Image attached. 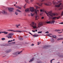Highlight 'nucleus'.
<instances>
[{
  "instance_id": "nucleus-1",
  "label": "nucleus",
  "mask_w": 63,
  "mask_h": 63,
  "mask_svg": "<svg viewBox=\"0 0 63 63\" xmlns=\"http://www.w3.org/2000/svg\"><path fill=\"white\" fill-rule=\"evenodd\" d=\"M45 13L47 14V15L49 17V16H51L52 17H53V16H57L58 15V14L56 13H52L51 11H49V12H48V13L47 12L45 11Z\"/></svg>"
},
{
  "instance_id": "nucleus-2",
  "label": "nucleus",
  "mask_w": 63,
  "mask_h": 63,
  "mask_svg": "<svg viewBox=\"0 0 63 63\" xmlns=\"http://www.w3.org/2000/svg\"><path fill=\"white\" fill-rule=\"evenodd\" d=\"M55 7H57V8L58 7H62L61 8H60L59 9V10H60L62 9H63V4L62 3H61L58 5H55Z\"/></svg>"
},
{
  "instance_id": "nucleus-3",
  "label": "nucleus",
  "mask_w": 63,
  "mask_h": 63,
  "mask_svg": "<svg viewBox=\"0 0 63 63\" xmlns=\"http://www.w3.org/2000/svg\"><path fill=\"white\" fill-rule=\"evenodd\" d=\"M32 26L34 29L36 28H37V24L36 23H35L34 22H32Z\"/></svg>"
},
{
  "instance_id": "nucleus-4",
  "label": "nucleus",
  "mask_w": 63,
  "mask_h": 63,
  "mask_svg": "<svg viewBox=\"0 0 63 63\" xmlns=\"http://www.w3.org/2000/svg\"><path fill=\"white\" fill-rule=\"evenodd\" d=\"M8 31H11L12 32H18V33H21L22 31H14L12 30H8Z\"/></svg>"
},
{
  "instance_id": "nucleus-5",
  "label": "nucleus",
  "mask_w": 63,
  "mask_h": 63,
  "mask_svg": "<svg viewBox=\"0 0 63 63\" xmlns=\"http://www.w3.org/2000/svg\"><path fill=\"white\" fill-rule=\"evenodd\" d=\"M8 9L9 11V12L12 13V12H14L13 10H14V8H13L10 7Z\"/></svg>"
},
{
  "instance_id": "nucleus-6",
  "label": "nucleus",
  "mask_w": 63,
  "mask_h": 63,
  "mask_svg": "<svg viewBox=\"0 0 63 63\" xmlns=\"http://www.w3.org/2000/svg\"><path fill=\"white\" fill-rule=\"evenodd\" d=\"M44 4L46 6H50V5H51L52 4V3L51 2H50L49 3H44Z\"/></svg>"
},
{
  "instance_id": "nucleus-7",
  "label": "nucleus",
  "mask_w": 63,
  "mask_h": 63,
  "mask_svg": "<svg viewBox=\"0 0 63 63\" xmlns=\"http://www.w3.org/2000/svg\"><path fill=\"white\" fill-rule=\"evenodd\" d=\"M22 52V51H21L19 53H18V52L15 53H13V54L14 55H18V54H20V53H21V52Z\"/></svg>"
},
{
  "instance_id": "nucleus-8",
  "label": "nucleus",
  "mask_w": 63,
  "mask_h": 63,
  "mask_svg": "<svg viewBox=\"0 0 63 63\" xmlns=\"http://www.w3.org/2000/svg\"><path fill=\"white\" fill-rule=\"evenodd\" d=\"M30 10L31 12H33L35 11V9L34 7H31Z\"/></svg>"
},
{
  "instance_id": "nucleus-9",
  "label": "nucleus",
  "mask_w": 63,
  "mask_h": 63,
  "mask_svg": "<svg viewBox=\"0 0 63 63\" xmlns=\"http://www.w3.org/2000/svg\"><path fill=\"white\" fill-rule=\"evenodd\" d=\"M2 13L3 15H7V13L4 10H3Z\"/></svg>"
},
{
  "instance_id": "nucleus-10",
  "label": "nucleus",
  "mask_w": 63,
  "mask_h": 63,
  "mask_svg": "<svg viewBox=\"0 0 63 63\" xmlns=\"http://www.w3.org/2000/svg\"><path fill=\"white\" fill-rule=\"evenodd\" d=\"M43 24L41 22L39 23L38 24V27H40V26H41V25H42Z\"/></svg>"
},
{
  "instance_id": "nucleus-11",
  "label": "nucleus",
  "mask_w": 63,
  "mask_h": 63,
  "mask_svg": "<svg viewBox=\"0 0 63 63\" xmlns=\"http://www.w3.org/2000/svg\"><path fill=\"white\" fill-rule=\"evenodd\" d=\"M51 40V41L52 43H53V42H54V39L52 38H51L50 39Z\"/></svg>"
},
{
  "instance_id": "nucleus-12",
  "label": "nucleus",
  "mask_w": 63,
  "mask_h": 63,
  "mask_svg": "<svg viewBox=\"0 0 63 63\" xmlns=\"http://www.w3.org/2000/svg\"><path fill=\"white\" fill-rule=\"evenodd\" d=\"M43 3H40V4L37 3V4L38 6H40L41 7L43 5Z\"/></svg>"
},
{
  "instance_id": "nucleus-13",
  "label": "nucleus",
  "mask_w": 63,
  "mask_h": 63,
  "mask_svg": "<svg viewBox=\"0 0 63 63\" xmlns=\"http://www.w3.org/2000/svg\"><path fill=\"white\" fill-rule=\"evenodd\" d=\"M8 35H9V36H13V35H14V34L13 33H8Z\"/></svg>"
},
{
  "instance_id": "nucleus-14",
  "label": "nucleus",
  "mask_w": 63,
  "mask_h": 63,
  "mask_svg": "<svg viewBox=\"0 0 63 63\" xmlns=\"http://www.w3.org/2000/svg\"><path fill=\"white\" fill-rule=\"evenodd\" d=\"M35 14L36 15H38V13H37V12H39V11L38 10H36V9L35 10Z\"/></svg>"
},
{
  "instance_id": "nucleus-15",
  "label": "nucleus",
  "mask_w": 63,
  "mask_h": 63,
  "mask_svg": "<svg viewBox=\"0 0 63 63\" xmlns=\"http://www.w3.org/2000/svg\"><path fill=\"white\" fill-rule=\"evenodd\" d=\"M15 7L16 8L19 9H21V7H20L18 6H16Z\"/></svg>"
},
{
  "instance_id": "nucleus-16",
  "label": "nucleus",
  "mask_w": 63,
  "mask_h": 63,
  "mask_svg": "<svg viewBox=\"0 0 63 63\" xmlns=\"http://www.w3.org/2000/svg\"><path fill=\"white\" fill-rule=\"evenodd\" d=\"M25 1L27 3H28V4H29L30 3V1H29V0H25Z\"/></svg>"
},
{
  "instance_id": "nucleus-17",
  "label": "nucleus",
  "mask_w": 63,
  "mask_h": 63,
  "mask_svg": "<svg viewBox=\"0 0 63 63\" xmlns=\"http://www.w3.org/2000/svg\"><path fill=\"white\" fill-rule=\"evenodd\" d=\"M2 33H4V34H8V32H6V31L2 32Z\"/></svg>"
},
{
  "instance_id": "nucleus-18",
  "label": "nucleus",
  "mask_w": 63,
  "mask_h": 63,
  "mask_svg": "<svg viewBox=\"0 0 63 63\" xmlns=\"http://www.w3.org/2000/svg\"><path fill=\"white\" fill-rule=\"evenodd\" d=\"M61 2H62V0H59V1H58V2H56V4H58L59 3H60Z\"/></svg>"
},
{
  "instance_id": "nucleus-19",
  "label": "nucleus",
  "mask_w": 63,
  "mask_h": 63,
  "mask_svg": "<svg viewBox=\"0 0 63 63\" xmlns=\"http://www.w3.org/2000/svg\"><path fill=\"white\" fill-rule=\"evenodd\" d=\"M56 17H53L52 18V19L53 20H55L56 19Z\"/></svg>"
},
{
  "instance_id": "nucleus-20",
  "label": "nucleus",
  "mask_w": 63,
  "mask_h": 63,
  "mask_svg": "<svg viewBox=\"0 0 63 63\" xmlns=\"http://www.w3.org/2000/svg\"><path fill=\"white\" fill-rule=\"evenodd\" d=\"M55 22V21L54 20H52V21H51V24H54Z\"/></svg>"
},
{
  "instance_id": "nucleus-21",
  "label": "nucleus",
  "mask_w": 63,
  "mask_h": 63,
  "mask_svg": "<svg viewBox=\"0 0 63 63\" xmlns=\"http://www.w3.org/2000/svg\"><path fill=\"white\" fill-rule=\"evenodd\" d=\"M52 37L54 38H56V36L55 35H52Z\"/></svg>"
},
{
  "instance_id": "nucleus-22",
  "label": "nucleus",
  "mask_w": 63,
  "mask_h": 63,
  "mask_svg": "<svg viewBox=\"0 0 63 63\" xmlns=\"http://www.w3.org/2000/svg\"><path fill=\"white\" fill-rule=\"evenodd\" d=\"M53 3L54 5H55L56 3V0H54L53 1Z\"/></svg>"
},
{
  "instance_id": "nucleus-23",
  "label": "nucleus",
  "mask_w": 63,
  "mask_h": 63,
  "mask_svg": "<svg viewBox=\"0 0 63 63\" xmlns=\"http://www.w3.org/2000/svg\"><path fill=\"white\" fill-rule=\"evenodd\" d=\"M25 11L26 12H30V10H29V9H27L25 10Z\"/></svg>"
},
{
  "instance_id": "nucleus-24",
  "label": "nucleus",
  "mask_w": 63,
  "mask_h": 63,
  "mask_svg": "<svg viewBox=\"0 0 63 63\" xmlns=\"http://www.w3.org/2000/svg\"><path fill=\"white\" fill-rule=\"evenodd\" d=\"M55 31H56V32H60V31H61V30H55Z\"/></svg>"
},
{
  "instance_id": "nucleus-25",
  "label": "nucleus",
  "mask_w": 63,
  "mask_h": 63,
  "mask_svg": "<svg viewBox=\"0 0 63 63\" xmlns=\"http://www.w3.org/2000/svg\"><path fill=\"white\" fill-rule=\"evenodd\" d=\"M35 7L36 8V9H38H38H40V7H38V6H35Z\"/></svg>"
},
{
  "instance_id": "nucleus-26",
  "label": "nucleus",
  "mask_w": 63,
  "mask_h": 63,
  "mask_svg": "<svg viewBox=\"0 0 63 63\" xmlns=\"http://www.w3.org/2000/svg\"><path fill=\"white\" fill-rule=\"evenodd\" d=\"M33 60H34V58H32V59L30 61H29V62H31L32 61H33Z\"/></svg>"
},
{
  "instance_id": "nucleus-27",
  "label": "nucleus",
  "mask_w": 63,
  "mask_h": 63,
  "mask_svg": "<svg viewBox=\"0 0 63 63\" xmlns=\"http://www.w3.org/2000/svg\"><path fill=\"white\" fill-rule=\"evenodd\" d=\"M1 46H7V45H6L5 44H1L0 45Z\"/></svg>"
},
{
  "instance_id": "nucleus-28",
  "label": "nucleus",
  "mask_w": 63,
  "mask_h": 63,
  "mask_svg": "<svg viewBox=\"0 0 63 63\" xmlns=\"http://www.w3.org/2000/svg\"><path fill=\"white\" fill-rule=\"evenodd\" d=\"M6 53H9L10 52V50H7L6 51Z\"/></svg>"
},
{
  "instance_id": "nucleus-29",
  "label": "nucleus",
  "mask_w": 63,
  "mask_h": 63,
  "mask_svg": "<svg viewBox=\"0 0 63 63\" xmlns=\"http://www.w3.org/2000/svg\"><path fill=\"white\" fill-rule=\"evenodd\" d=\"M19 39L20 40H23V37H20L19 38Z\"/></svg>"
},
{
  "instance_id": "nucleus-30",
  "label": "nucleus",
  "mask_w": 63,
  "mask_h": 63,
  "mask_svg": "<svg viewBox=\"0 0 63 63\" xmlns=\"http://www.w3.org/2000/svg\"><path fill=\"white\" fill-rule=\"evenodd\" d=\"M47 23H49V24L50 23H51V21H48L47 22Z\"/></svg>"
},
{
  "instance_id": "nucleus-31",
  "label": "nucleus",
  "mask_w": 63,
  "mask_h": 63,
  "mask_svg": "<svg viewBox=\"0 0 63 63\" xmlns=\"http://www.w3.org/2000/svg\"><path fill=\"white\" fill-rule=\"evenodd\" d=\"M11 38L12 39H13V37H12V36H9V37H8V39H10V38Z\"/></svg>"
},
{
  "instance_id": "nucleus-32",
  "label": "nucleus",
  "mask_w": 63,
  "mask_h": 63,
  "mask_svg": "<svg viewBox=\"0 0 63 63\" xmlns=\"http://www.w3.org/2000/svg\"><path fill=\"white\" fill-rule=\"evenodd\" d=\"M1 39L2 41H4V40H5V38H2Z\"/></svg>"
},
{
  "instance_id": "nucleus-33",
  "label": "nucleus",
  "mask_w": 63,
  "mask_h": 63,
  "mask_svg": "<svg viewBox=\"0 0 63 63\" xmlns=\"http://www.w3.org/2000/svg\"><path fill=\"white\" fill-rule=\"evenodd\" d=\"M17 12H21V11H20V10H18V9H17Z\"/></svg>"
},
{
  "instance_id": "nucleus-34",
  "label": "nucleus",
  "mask_w": 63,
  "mask_h": 63,
  "mask_svg": "<svg viewBox=\"0 0 63 63\" xmlns=\"http://www.w3.org/2000/svg\"><path fill=\"white\" fill-rule=\"evenodd\" d=\"M33 36H34V37H36V36L38 37V35H33Z\"/></svg>"
},
{
  "instance_id": "nucleus-35",
  "label": "nucleus",
  "mask_w": 63,
  "mask_h": 63,
  "mask_svg": "<svg viewBox=\"0 0 63 63\" xmlns=\"http://www.w3.org/2000/svg\"><path fill=\"white\" fill-rule=\"evenodd\" d=\"M38 33H42V31L38 32Z\"/></svg>"
},
{
  "instance_id": "nucleus-36",
  "label": "nucleus",
  "mask_w": 63,
  "mask_h": 63,
  "mask_svg": "<svg viewBox=\"0 0 63 63\" xmlns=\"http://www.w3.org/2000/svg\"><path fill=\"white\" fill-rule=\"evenodd\" d=\"M31 16H33V15H34V14H32V13H31Z\"/></svg>"
},
{
  "instance_id": "nucleus-37",
  "label": "nucleus",
  "mask_w": 63,
  "mask_h": 63,
  "mask_svg": "<svg viewBox=\"0 0 63 63\" xmlns=\"http://www.w3.org/2000/svg\"><path fill=\"white\" fill-rule=\"evenodd\" d=\"M48 47V46H45L43 47V48H45V47L46 48V47Z\"/></svg>"
},
{
  "instance_id": "nucleus-38",
  "label": "nucleus",
  "mask_w": 63,
  "mask_h": 63,
  "mask_svg": "<svg viewBox=\"0 0 63 63\" xmlns=\"http://www.w3.org/2000/svg\"><path fill=\"white\" fill-rule=\"evenodd\" d=\"M38 44L37 45H39V44H41V42H38Z\"/></svg>"
},
{
  "instance_id": "nucleus-39",
  "label": "nucleus",
  "mask_w": 63,
  "mask_h": 63,
  "mask_svg": "<svg viewBox=\"0 0 63 63\" xmlns=\"http://www.w3.org/2000/svg\"><path fill=\"white\" fill-rule=\"evenodd\" d=\"M60 40H63V38H60Z\"/></svg>"
},
{
  "instance_id": "nucleus-40",
  "label": "nucleus",
  "mask_w": 63,
  "mask_h": 63,
  "mask_svg": "<svg viewBox=\"0 0 63 63\" xmlns=\"http://www.w3.org/2000/svg\"><path fill=\"white\" fill-rule=\"evenodd\" d=\"M15 14L16 15H18V13L16 12H15Z\"/></svg>"
},
{
  "instance_id": "nucleus-41",
  "label": "nucleus",
  "mask_w": 63,
  "mask_h": 63,
  "mask_svg": "<svg viewBox=\"0 0 63 63\" xmlns=\"http://www.w3.org/2000/svg\"><path fill=\"white\" fill-rule=\"evenodd\" d=\"M37 63H42L41 61H38V62Z\"/></svg>"
},
{
  "instance_id": "nucleus-42",
  "label": "nucleus",
  "mask_w": 63,
  "mask_h": 63,
  "mask_svg": "<svg viewBox=\"0 0 63 63\" xmlns=\"http://www.w3.org/2000/svg\"><path fill=\"white\" fill-rule=\"evenodd\" d=\"M53 60H54V59H52V60H51L50 61V62L51 63H52V61Z\"/></svg>"
},
{
  "instance_id": "nucleus-43",
  "label": "nucleus",
  "mask_w": 63,
  "mask_h": 63,
  "mask_svg": "<svg viewBox=\"0 0 63 63\" xmlns=\"http://www.w3.org/2000/svg\"><path fill=\"white\" fill-rule=\"evenodd\" d=\"M40 11L41 12H42L43 11V10L42 9H40Z\"/></svg>"
},
{
  "instance_id": "nucleus-44",
  "label": "nucleus",
  "mask_w": 63,
  "mask_h": 63,
  "mask_svg": "<svg viewBox=\"0 0 63 63\" xmlns=\"http://www.w3.org/2000/svg\"><path fill=\"white\" fill-rule=\"evenodd\" d=\"M59 24H63V22H62V23H59Z\"/></svg>"
},
{
  "instance_id": "nucleus-45",
  "label": "nucleus",
  "mask_w": 63,
  "mask_h": 63,
  "mask_svg": "<svg viewBox=\"0 0 63 63\" xmlns=\"http://www.w3.org/2000/svg\"><path fill=\"white\" fill-rule=\"evenodd\" d=\"M57 41H59V40H60V38H58L57 40Z\"/></svg>"
},
{
  "instance_id": "nucleus-46",
  "label": "nucleus",
  "mask_w": 63,
  "mask_h": 63,
  "mask_svg": "<svg viewBox=\"0 0 63 63\" xmlns=\"http://www.w3.org/2000/svg\"><path fill=\"white\" fill-rule=\"evenodd\" d=\"M34 46V44H32L31 45V46Z\"/></svg>"
},
{
  "instance_id": "nucleus-47",
  "label": "nucleus",
  "mask_w": 63,
  "mask_h": 63,
  "mask_svg": "<svg viewBox=\"0 0 63 63\" xmlns=\"http://www.w3.org/2000/svg\"><path fill=\"white\" fill-rule=\"evenodd\" d=\"M46 33H48L49 32L48 31H47V32H46Z\"/></svg>"
},
{
  "instance_id": "nucleus-48",
  "label": "nucleus",
  "mask_w": 63,
  "mask_h": 63,
  "mask_svg": "<svg viewBox=\"0 0 63 63\" xmlns=\"http://www.w3.org/2000/svg\"><path fill=\"white\" fill-rule=\"evenodd\" d=\"M29 34H30L31 35H32V34L31 33V32H29Z\"/></svg>"
},
{
  "instance_id": "nucleus-49",
  "label": "nucleus",
  "mask_w": 63,
  "mask_h": 63,
  "mask_svg": "<svg viewBox=\"0 0 63 63\" xmlns=\"http://www.w3.org/2000/svg\"><path fill=\"white\" fill-rule=\"evenodd\" d=\"M47 36H49V37H52V36H50L49 35H47Z\"/></svg>"
},
{
  "instance_id": "nucleus-50",
  "label": "nucleus",
  "mask_w": 63,
  "mask_h": 63,
  "mask_svg": "<svg viewBox=\"0 0 63 63\" xmlns=\"http://www.w3.org/2000/svg\"><path fill=\"white\" fill-rule=\"evenodd\" d=\"M10 42H11V41L9 40L8 41V43H10Z\"/></svg>"
},
{
  "instance_id": "nucleus-51",
  "label": "nucleus",
  "mask_w": 63,
  "mask_h": 63,
  "mask_svg": "<svg viewBox=\"0 0 63 63\" xmlns=\"http://www.w3.org/2000/svg\"><path fill=\"white\" fill-rule=\"evenodd\" d=\"M32 32H35V31H33V30H32Z\"/></svg>"
},
{
  "instance_id": "nucleus-52",
  "label": "nucleus",
  "mask_w": 63,
  "mask_h": 63,
  "mask_svg": "<svg viewBox=\"0 0 63 63\" xmlns=\"http://www.w3.org/2000/svg\"><path fill=\"white\" fill-rule=\"evenodd\" d=\"M34 0H31V2H33Z\"/></svg>"
},
{
  "instance_id": "nucleus-53",
  "label": "nucleus",
  "mask_w": 63,
  "mask_h": 63,
  "mask_svg": "<svg viewBox=\"0 0 63 63\" xmlns=\"http://www.w3.org/2000/svg\"><path fill=\"white\" fill-rule=\"evenodd\" d=\"M42 19H43L44 18V17H42L41 18Z\"/></svg>"
},
{
  "instance_id": "nucleus-54",
  "label": "nucleus",
  "mask_w": 63,
  "mask_h": 63,
  "mask_svg": "<svg viewBox=\"0 0 63 63\" xmlns=\"http://www.w3.org/2000/svg\"><path fill=\"white\" fill-rule=\"evenodd\" d=\"M62 32H58V33H62Z\"/></svg>"
},
{
  "instance_id": "nucleus-55",
  "label": "nucleus",
  "mask_w": 63,
  "mask_h": 63,
  "mask_svg": "<svg viewBox=\"0 0 63 63\" xmlns=\"http://www.w3.org/2000/svg\"><path fill=\"white\" fill-rule=\"evenodd\" d=\"M16 28H18V26L17 25L16 26Z\"/></svg>"
},
{
  "instance_id": "nucleus-56",
  "label": "nucleus",
  "mask_w": 63,
  "mask_h": 63,
  "mask_svg": "<svg viewBox=\"0 0 63 63\" xmlns=\"http://www.w3.org/2000/svg\"><path fill=\"white\" fill-rule=\"evenodd\" d=\"M57 19H59V18L58 17H57L56 18V19H57Z\"/></svg>"
},
{
  "instance_id": "nucleus-57",
  "label": "nucleus",
  "mask_w": 63,
  "mask_h": 63,
  "mask_svg": "<svg viewBox=\"0 0 63 63\" xmlns=\"http://www.w3.org/2000/svg\"><path fill=\"white\" fill-rule=\"evenodd\" d=\"M35 18H37V17H38V16H35Z\"/></svg>"
},
{
  "instance_id": "nucleus-58",
  "label": "nucleus",
  "mask_w": 63,
  "mask_h": 63,
  "mask_svg": "<svg viewBox=\"0 0 63 63\" xmlns=\"http://www.w3.org/2000/svg\"><path fill=\"white\" fill-rule=\"evenodd\" d=\"M42 13L41 14V13L40 14V15L41 16L42 15Z\"/></svg>"
},
{
  "instance_id": "nucleus-59",
  "label": "nucleus",
  "mask_w": 63,
  "mask_h": 63,
  "mask_svg": "<svg viewBox=\"0 0 63 63\" xmlns=\"http://www.w3.org/2000/svg\"><path fill=\"white\" fill-rule=\"evenodd\" d=\"M18 26H20V24H19L18 25H17Z\"/></svg>"
},
{
  "instance_id": "nucleus-60",
  "label": "nucleus",
  "mask_w": 63,
  "mask_h": 63,
  "mask_svg": "<svg viewBox=\"0 0 63 63\" xmlns=\"http://www.w3.org/2000/svg\"><path fill=\"white\" fill-rule=\"evenodd\" d=\"M61 17L60 16H59L58 17H59V18H60Z\"/></svg>"
},
{
  "instance_id": "nucleus-61",
  "label": "nucleus",
  "mask_w": 63,
  "mask_h": 63,
  "mask_svg": "<svg viewBox=\"0 0 63 63\" xmlns=\"http://www.w3.org/2000/svg\"><path fill=\"white\" fill-rule=\"evenodd\" d=\"M13 44H15L16 43V42H13Z\"/></svg>"
},
{
  "instance_id": "nucleus-62",
  "label": "nucleus",
  "mask_w": 63,
  "mask_h": 63,
  "mask_svg": "<svg viewBox=\"0 0 63 63\" xmlns=\"http://www.w3.org/2000/svg\"><path fill=\"white\" fill-rule=\"evenodd\" d=\"M6 37H7L8 38V36L7 35L6 36Z\"/></svg>"
},
{
  "instance_id": "nucleus-63",
  "label": "nucleus",
  "mask_w": 63,
  "mask_h": 63,
  "mask_svg": "<svg viewBox=\"0 0 63 63\" xmlns=\"http://www.w3.org/2000/svg\"><path fill=\"white\" fill-rule=\"evenodd\" d=\"M2 33V32H0V34H1Z\"/></svg>"
},
{
  "instance_id": "nucleus-64",
  "label": "nucleus",
  "mask_w": 63,
  "mask_h": 63,
  "mask_svg": "<svg viewBox=\"0 0 63 63\" xmlns=\"http://www.w3.org/2000/svg\"><path fill=\"white\" fill-rule=\"evenodd\" d=\"M15 40V39H13V41H14Z\"/></svg>"
}]
</instances>
